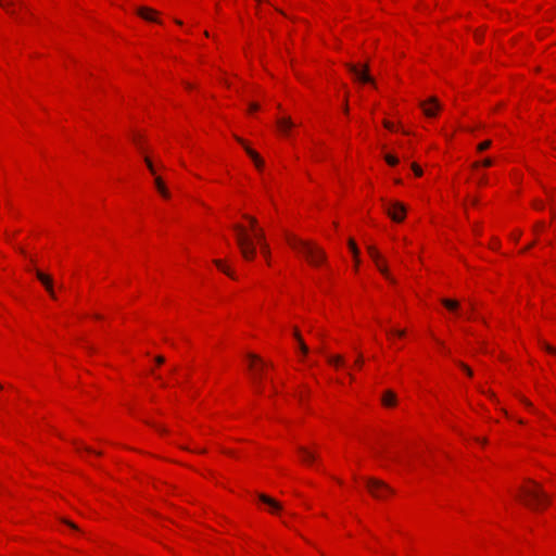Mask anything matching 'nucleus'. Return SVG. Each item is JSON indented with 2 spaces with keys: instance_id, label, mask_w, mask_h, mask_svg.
I'll return each mask as SVG.
<instances>
[{
  "instance_id": "49530a36",
  "label": "nucleus",
  "mask_w": 556,
  "mask_h": 556,
  "mask_svg": "<svg viewBox=\"0 0 556 556\" xmlns=\"http://www.w3.org/2000/svg\"><path fill=\"white\" fill-rule=\"evenodd\" d=\"M535 207H538V208H542V207H543V205H542V204H540V203H536Z\"/></svg>"
},
{
  "instance_id": "a211bd4d",
  "label": "nucleus",
  "mask_w": 556,
  "mask_h": 556,
  "mask_svg": "<svg viewBox=\"0 0 556 556\" xmlns=\"http://www.w3.org/2000/svg\"><path fill=\"white\" fill-rule=\"evenodd\" d=\"M277 126L280 130L287 131L293 126V123L289 117H283L277 121Z\"/></svg>"
},
{
  "instance_id": "ddd939ff",
  "label": "nucleus",
  "mask_w": 556,
  "mask_h": 556,
  "mask_svg": "<svg viewBox=\"0 0 556 556\" xmlns=\"http://www.w3.org/2000/svg\"><path fill=\"white\" fill-rule=\"evenodd\" d=\"M258 500L264 504L268 505L271 511H278L281 509V505L266 494H258Z\"/></svg>"
},
{
  "instance_id": "9b49d317",
  "label": "nucleus",
  "mask_w": 556,
  "mask_h": 556,
  "mask_svg": "<svg viewBox=\"0 0 556 556\" xmlns=\"http://www.w3.org/2000/svg\"><path fill=\"white\" fill-rule=\"evenodd\" d=\"M236 139L239 143H241L243 146L245 152L253 160L255 166L258 169H261L264 165V161L262 160V157L254 150H252L250 147H248L243 139H241L239 137H236Z\"/></svg>"
},
{
  "instance_id": "f257e3e1",
  "label": "nucleus",
  "mask_w": 556,
  "mask_h": 556,
  "mask_svg": "<svg viewBox=\"0 0 556 556\" xmlns=\"http://www.w3.org/2000/svg\"><path fill=\"white\" fill-rule=\"evenodd\" d=\"M236 231V241L244 260L251 261L255 257L256 248L254 240L261 244L265 242L264 231L258 228L253 231V235L248 233L247 229L239 224L233 225Z\"/></svg>"
},
{
  "instance_id": "58836bf2",
  "label": "nucleus",
  "mask_w": 556,
  "mask_h": 556,
  "mask_svg": "<svg viewBox=\"0 0 556 556\" xmlns=\"http://www.w3.org/2000/svg\"><path fill=\"white\" fill-rule=\"evenodd\" d=\"M294 337H295V339H296L299 342H300V340H302L301 334L299 333V331H298L296 329L294 330Z\"/></svg>"
},
{
  "instance_id": "b1692460",
  "label": "nucleus",
  "mask_w": 556,
  "mask_h": 556,
  "mask_svg": "<svg viewBox=\"0 0 556 556\" xmlns=\"http://www.w3.org/2000/svg\"><path fill=\"white\" fill-rule=\"evenodd\" d=\"M491 143H492L491 140H485V141L481 142L480 144H478L477 149L479 152H482V151L489 149L491 147Z\"/></svg>"
},
{
  "instance_id": "20e7f679",
  "label": "nucleus",
  "mask_w": 556,
  "mask_h": 556,
  "mask_svg": "<svg viewBox=\"0 0 556 556\" xmlns=\"http://www.w3.org/2000/svg\"><path fill=\"white\" fill-rule=\"evenodd\" d=\"M366 486L369 491V493L378 500H383L389 494H393L394 490L389 486L386 482L382 480L376 479V478H368L366 479Z\"/></svg>"
},
{
  "instance_id": "2eb2a0df",
  "label": "nucleus",
  "mask_w": 556,
  "mask_h": 556,
  "mask_svg": "<svg viewBox=\"0 0 556 556\" xmlns=\"http://www.w3.org/2000/svg\"><path fill=\"white\" fill-rule=\"evenodd\" d=\"M154 182H155V187H156L157 191L161 193V195L163 198L168 199L169 192H168L167 188L165 187L162 178L160 176H155Z\"/></svg>"
},
{
  "instance_id": "f8f14e48",
  "label": "nucleus",
  "mask_w": 556,
  "mask_h": 556,
  "mask_svg": "<svg viewBox=\"0 0 556 556\" xmlns=\"http://www.w3.org/2000/svg\"><path fill=\"white\" fill-rule=\"evenodd\" d=\"M298 451L300 453L302 462L305 464H311L317 458V455L314 452L307 450L304 446H299Z\"/></svg>"
},
{
  "instance_id": "f03ea898",
  "label": "nucleus",
  "mask_w": 556,
  "mask_h": 556,
  "mask_svg": "<svg viewBox=\"0 0 556 556\" xmlns=\"http://www.w3.org/2000/svg\"><path fill=\"white\" fill-rule=\"evenodd\" d=\"M287 241L289 245L303 255L311 265L318 266L326 261V253L315 243L291 235L287 236Z\"/></svg>"
},
{
  "instance_id": "aec40b11",
  "label": "nucleus",
  "mask_w": 556,
  "mask_h": 556,
  "mask_svg": "<svg viewBox=\"0 0 556 556\" xmlns=\"http://www.w3.org/2000/svg\"><path fill=\"white\" fill-rule=\"evenodd\" d=\"M349 247L354 255V258H355V262H356V265L359 263V260H358V253H359V250L358 248L356 247L354 240L350 239L349 240Z\"/></svg>"
},
{
  "instance_id": "f3484780",
  "label": "nucleus",
  "mask_w": 556,
  "mask_h": 556,
  "mask_svg": "<svg viewBox=\"0 0 556 556\" xmlns=\"http://www.w3.org/2000/svg\"><path fill=\"white\" fill-rule=\"evenodd\" d=\"M137 13L138 15H140L142 18L147 20V21H154V22H159L157 20H154L152 14L155 13L154 10L150 9V8H139L137 10Z\"/></svg>"
},
{
  "instance_id": "4c0bfd02",
  "label": "nucleus",
  "mask_w": 556,
  "mask_h": 556,
  "mask_svg": "<svg viewBox=\"0 0 556 556\" xmlns=\"http://www.w3.org/2000/svg\"><path fill=\"white\" fill-rule=\"evenodd\" d=\"M258 109V105L256 103L250 104V111H256Z\"/></svg>"
},
{
  "instance_id": "e433bc0d",
  "label": "nucleus",
  "mask_w": 556,
  "mask_h": 556,
  "mask_svg": "<svg viewBox=\"0 0 556 556\" xmlns=\"http://www.w3.org/2000/svg\"><path fill=\"white\" fill-rule=\"evenodd\" d=\"M355 363H356V365H358V366H362V365H363V357H362V355H358V357H357V359H356V362H355Z\"/></svg>"
},
{
  "instance_id": "bb28decb",
  "label": "nucleus",
  "mask_w": 556,
  "mask_h": 556,
  "mask_svg": "<svg viewBox=\"0 0 556 556\" xmlns=\"http://www.w3.org/2000/svg\"><path fill=\"white\" fill-rule=\"evenodd\" d=\"M144 162H146L149 170L151 172V174L155 175V169H154V166H153V163L151 162V160L149 157H146Z\"/></svg>"
},
{
  "instance_id": "de8ad7c7",
  "label": "nucleus",
  "mask_w": 556,
  "mask_h": 556,
  "mask_svg": "<svg viewBox=\"0 0 556 556\" xmlns=\"http://www.w3.org/2000/svg\"><path fill=\"white\" fill-rule=\"evenodd\" d=\"M478 166H479V163H475V164L472 165V167H473V168H477Z\"/></svg>"
},
{
  "instance_id": "c03bdc74",
  "label": "nucleus",
  "mask_w": 556,
  "mask_h": 556,
  "mask_svg": "<svg viewBox=\"0 0 556 556\" xmlns=\"http://www.w3.org/2000/svg\"><path fill=\"white\" fill-rule=\"evenodd\" d=\"M477 202H478V201H477V199H476V198H473V199L471 200L472 205H476V204H477Z\"/></svg>"
},
{
  "instance_id": "ea45409f",
  "label": "nucleus",
  "mask_w": 556,
  "mask_h": 556,
  "mask_svg": "<svg viewBox=\"0 0 556 556\" xmlns=\"http://www.w3.org/2000/svg\"><path fill=\"white\" fill-rule=\"evenodd\" d=\"M394 333L397 334L399 337H403L405 334V331L404 330H395Z\"/></svg>"
},
{
  "instance_id": "a19ab883",
  "label": "nucleus",
  "mask_w": 556,
  "mask_h": 556,
  "mask_svg": "<svg viewBox=\"0 0 556 556\" xmlns=\"http://www.w3.org/2000/svg\"><path fill=\"white\" fill-rule=\"evenodd\" d=\"M134 141H135V143L138 146V148H139V149H141V144H140V140H139V138L135 137V138H134Z\"/></svg>"
},
{
  "instance_id": "6ab92c4d",
  "label": "nucleus",
  "mask_w": 556,
  "mask_h": 556,
  "mask_svg": "<svg viewBox=\"0 0 556 556\" xmlns=\"http://www.w3.org/2000/svg\"><path fill=\"white\" fill-rule=\"evenodd\" d=\"M214 264H215V265H216V266H217L222 271H224L226 275H228L230 278H232V279H235V278H236V277H235V275H233V273H232V271H230V269H229V268H227V267L222 263V261H219V260H215V261H214Z\"/></svg>"
},
{
  "instance_id": "7ed1b4c3",
  "label": "nucleus",
  "mask_w": 556,
  "mask_h": 556,
  "mask_svg": "<svg viewBox=\"0 0 556 556\" xmlns=\"http://www.w3.org/2000/svg\"><path fill=\"white\" fill-rule=\"evenodd\" d=\"M521 501L522 503L531 508V509H539L541 506H545L549 504V496L547 493L544 492L542 486L531 481V486H523L521 488Z\"/></svg>"
},
{
  "instance_id": "423d86ee",
  "label": "nucleus",
  "mask_w": 556,
  "mask_h": 556,
  "mask_svg": "<svg viewBox=\"0 0 556 556\" xmlns=\"http://www.w3.org/2000/svg\"><path fill=\"white\" fill-rule=\"evenodd\" d=\"M367 251L370 255V257L374 260V262L376 263V266L377 268L379 269V271L392 283H395V279L389 274V270L387 268V266L384 264L381 263V255L380 253L378 252V250L372 247V245H368L367 247Z\"/></svg>"
},
{
  "instance_id": "2f4dec72",
  "label": "nucleus",
  "mask_w": 556,
  "mask_h": 556,
  "mask_svg": "<svg viewBox=\"0 0 556 556\" xmlns=\"http://www.w3.org/2000/svg\"><path fill=\"white\" fill-rule=\"evenodd\" d=\"M481 164H482L484 167H490V166H492V165H493V160H492V159H490V157H486V159H484V160L482 161V163H481Z\"/></svg>"
},
{
  "instance_id": "4be33fe9",
  "label": "nucleus",
  "mask_w": 556,
  "mask_h": 556,
  "mask_svg": "<svg viewBox=\"0 0 556 556\" xmlns=\"http://www.w3.org/2000/svg\"><path fill=\"white\" fill-rule=\"evenodd\" d=\"M384 160L391 166H394L399 163V159L392 154H386Z\"/></svg>"
},
{
  "instance_id": "393cba45",
  "label": "nucleus",
  "mask_w": 556,
  "mask_h": 556,
  "mask_svg": "<svg viewBox=\"0 0 556 556\" xmlns=\"http://www.w3.org/2000/svg\"><path fill=\"white\" fill-rule=\"evenodd\" d=\"M299 348H300V350H301V352H302V354H303V355H307V354H308V348H307V345L304 343V341H303V340H300V342H299Z\"/></svg>"
},
{
  "instance_id": "dca6fc26",
  "label": "nucleus",
  "mask_w": 556,
  "mask_h": 556,
  "mask_svg": "<svg viewBox=\"0 0 556 556\" xmlns=\"http://www.w3.org/2000/svg\"><path fill=\"white\" fill-rule=\"evenodd\" d=\"M441 303L451 312L458 313L459 302L452 299H442Z\"/></svg>"
},
{
  "instance_id": "5701e85b",
  "label": "nucleus",
  "mask_w": 556,
  "mask_h": 556,
  "mask_svg": "<svg viewBox=\"0 0 556 556\" xmlns=\"http://www.w3.org/2000/svg\"><path fill=\"white\" fill-rule=\"evenodd\" d=\"M243 217H244V218L250 223L251 228H252V230H253V231H254L255 229H258V227H257V220H256V218H255V217L250 216V215H244Z\"/></svg>"
},
{
  "instance_id": "f704fd0d",
  "label": "nucleus",
  "mask_w": 556,
  "mask_h": 556,
  "mask_svg": "<svg viewBox=\"0 0 556 556\" xmlns=\"http://www.w3.org/2000/svg\"><path fill=\"white\" fill-rule=\"evenodd\" d=\"M149 425H151L152 427H154L156 430H159L160 432H165V429L157 426V425H154V424H151V422H148Z\"/></svg>"
},
{
  "instance_id": "a18cd8bd",
  "label": "nucleus",
  "mask_w": 556,
  "mask_h": 556,
  "mask_svg": "<svg viewBox=\"0 0 556 556\" xmlns=\"http://www.w3.org/2000/svg\"><path fill=\"white\" fill-rule=\"evenodd\" d=\"M535 207H538V208H542V207H543V205H542V204H540V203H536Z\"/></svg>"
},
{
  "instance_id": "473e14b6",
  "label": "nucleus",
  "mask_w": 556,
  "mask_h": 556,
  "mask_svg": "<svg viewBox=\"0 0 556 556\" xmlns=\"http://www.w3.org/2000/svg\"><path fill=\"white\" fill-rule=\"evenodd\" d=\"M63 522H64L65 525H67L68 527H71L72 529H75V530H77V529H78V528H77V526H76L75 523H73L72 521H70V520H67V519H63Z\"/></svg>"
},
{
  "instance_id": "39448f33",
  "label": "nucleus",
  "mask_w": 556,
  "mask_h": 556,
  "mask_svg": "<svg viewBox=\"0 0 556 556\" xmlns=\"http://www.w3.org/2000/svg\"><path fill=\"white\" fill-rule=\"evenodd\" d=\"M384 210L389 217L396 223H401L405 218L406 207L399 201L386 203Z\"/></svg>"
},
{
  "instance_id": "cd10ccee",
  "label": "nucleus",
  "mask_w": 556,
  "mask_h": 556,
  "mask_svg": "<svg viewBox=\"0 0 556 556\" xmlns=\"http://www.w3.org/2000/svg\"><path fill=\"white\" fill-rule=\"evenodd\" d=\"M412 168H413V170H414L416 176H421L422 175V169H421V167L419 165L414 163V164H412Z\"/></svg>"
},
{
  "instance_id": "9d476101",
  "label": "nucleus",
  "mask_w": 556,
  "mask_h": 556,
  "mask_svg": "<svg viewBox=\"0 0 556 556\" xmlns=\"http://www.w3.org/2000/svg\"><path fill=\"white\" fill-rule=\"evenodd\" d=\"M36 277L45 286V288L48 291V293L50 294V296L52 299H56V295H55V292H54V289H53L52 278L49 275L43 274L40 270H36Z\"/></svg>"
},
{
  "instance_id": "c9c22d12",
  "label": "nucleus",
  "mask_w": 556,
  "mask_h": 556,
  "mask_svg": "<svg viewBox=\"0 0 556 556\" xmlns=\"http://www.w3.org/2000/svg\"><path fill=\"white\" fill-rule=\"evenodd\" d=\"M383 125H384V127H386V128H388V129H390V130H391V129H393V125H392V123H390V122H388V121H384V122H383Z\"/></svg>"
},
{
  "instance_id": "c756f323",
  "label": "nucleus",
  "mask_w": 556,
  "mask_h": 556,
  "mask_svg": "<svg viewBox=\"0 0 556 556\" xmlns=\"http://www.w3.org/2000/svg\"><path fill=\"white\" fill-rule=\"evenodd\" d=\"M542 346L549 353L556 354V349L547 344L546 342H542Z\"/></svg>"
},
{
  "instance_id": "0eeeda50",
  "label": "nucleus",
  "mask_w": 556,
  "mask_h": 556,
  "mask_svg": "<svg viewBox=\"0 0 556 556\" xmlns=\"http://www.w3.org/2000/svg\"><path fill=\"white\" fill-rule=\"evenodd\" d=\"M420 108L427 117H434L442 106L435 97H430L428 100L420 102Z\"/></svg>"
},
{
  "instance_id": "4468645a",
  "label": "nucleus",
  "mask_w": 556,
  "mask_h": 556,
  "mask_svg": "<svg viewBox=\"0 0 556 556\" xmlns=\"http://www.w3.org/2000/svg\"><path fill=\"white\" fill-rule=\"evenodd\" d=\"M382 403L384 406H394L396 403V395L393 391L387 390L382 396Z\"/></svg>"
},
{
  "instance_id": "a878e982",
  "label": "nucleus",
  "mask_w": 556,
  "mask_h": 556,
  "mask_svg": "<svg viewBox=\"0 0 556 556\" xmlns=\"http://www.w3.org/2000/svg\"><path fill=\"white\" fill-rule=\"evenodd\" d=\"M0 4H1V7H2V8H4L8 12H10L11 14H14V12L10 10V8H11V7H12V4H13L11 1H7V2H4V1L0 0Z\"/></svg>"
},
{
  "instance_id": "37998d69",
  "label": "nucleus",
  "mask_w": 556,
  "mask_h": 556,
  "mask_svg": "<svg viewBox=\"0 0 556 556\" xmlns=\"http://www.w3.org/2000/svg\"><path fill=\"white\" fill-rule=\"evenodd\" d=\"M485 182H486V180H485V178H484V177H482V178L479 180V184H481V185H483V184H485Z\"/></svg>"
},
{
  "instance_id": "412c9836",
  "label": "nucleus",
  "mask_w": 556,
  "mask_h": 556,
  "mask_svg": "<svg viewBox=\"0 0 556 556\" xmlns=\"http://www.w3.org/2000/svg\"><path fill=\"white\" fill-rule=\"evenodd\" d=\"M328 363L336 367H339L343 364V358L340 355L329 356Z\"/></svg>"
},
{
  "instance_id": "79ce46f5",
  "label": "nucleus",
  "mask_w": 556,
  "mask_h": 556,
  "mask_svg": "<svg viewBox=\"0 0 556 556\" xmlns=\"http://www.w3.org/2000/svg\"><path fill=\"white\" fill-rule=\"evenodd\" d=\"M343 111H344L345 113H348V112H349V106H348V103H346V102H345V103H344V105H343Z\"/></svg>"
},
{
  "instance_id": "c85d7f7f",
  "label": "nucleus",
  "mask_w": 556,
  "mask_h": 556,
  "mask_svg": "<svg viewBox=\"0 0 556 556\" xmlns=\"http://www.w3.org/2000/svg\"><path fill=\"white\" fill-rule=\"evenodd\" d=\"M260 247H261V250H262L263 254H264L266 257H268V255H269V249H268V245L266 244V242L261 243V244H260Z\"/></svg>"
},
{
  "instance_id": "09e8293b",
  "label": "nucleus",
  "mask_w": 556,
  "mask_h": 556,
  "mask_svg": "<svg viewBox=\"0 0 556 556\" xmlns=\"http://www.w3.org/2000/svg\"><path fill=\"white\" fill-rule=\"evenodd\" d=\"M85 450H86L87 452H92V450H91V448H89V447H85Z\"/></svg>"
},
{
  "instance_id": "1a4fd4ad",
  "label": "nucleus",
  "mask_w": 556,
  "mask_h": 556,
  "mask_svg": "<svg viewBox=\"0 0 556 556\" xmlns=\"http://www.w3.org/2000/svg\"><path fill=\"white\" fill-rule=\"evenodd\" d=\"M248 357L250 358L251 361V364H250V367L254 370V380L255 382L258 383V381L261 380V378L263 377V371H264V362L255 354H248Z\"/></svg>"
},
{
  "instance_id": "6e6552de",
  "label": "nucleus",
  "mask_w": 556,
  "mask_h": 556,
  "mask_svg": "<svg viewBox=\"0 0 556 556\" xmlns=\"http://www.w3.org/2000/svg\"><path fill=\"white\" fill-rule=\"evenodd\" d=\"M346 67L350 71V73H352L358 81H361V83H369L371 85H375L374 79L368 74V66L367 65L365 66L364 70H359L354 64H346Z\"/></svg>"
},
{
  "instance_id": "7c9ffc66",
  "label": "nucleus",
  "mask_w": 556,
  "mask_h": 556,
  "mask_svg": "<svg viewBox=\"0 0 556 556\" xmlns=\"http://www.w3.org/2000/svg\"><path fill=\"white\" fill-rule=\"evenodd\" d=\"M459 366L465 370V374L472 376V370L464 363H459Z\"/></svg>"
},
{
  "instance_id": "72a5a7b5",
  "label": "nucleus",
  "mask_w": 556,
  "mask_h": 556,
  "mask_svg": "<svg viewBox=\"0 0 556 556\" xmlns=\"http://www.w3.org/2000/svg\"><path fill=\"white\" fill-rule=\"evenodd\" d=\"M155 362L156 364L162 365L165 362V358L160 355L155 357Z\"/></svg>"
}]
</instances>
